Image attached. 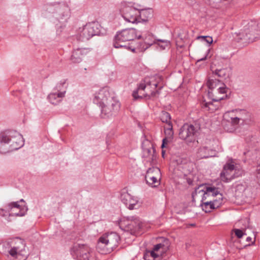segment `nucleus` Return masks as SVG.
Wrapping results in <instances>:
<instances>
[{"label": "nucleus", "mask_w": 260, "mask_h": 260, "mask_svg": "<svg viewBox=\"0 0 260 260\" xmlns=\"http://www.w3.org/2000/svg\"><path fill=\"white\" fill-rule=\"evenodd\" d=\"M120 240V236L116 232L105 233L98 239L96 250L103 254L110 253L119 246Z\"/></svg>", "instance_id": "obj_1"}, {"label": "nucleus", "mask_w": 260, "mask_h": 260, "mask_svg": "<svg viewBox=\"0 0 260 260\" xmlns=\"http://www.w3.org/2000/svg\"><path fill=\"white\" fill-rule=\"evenodd\" d=\"M247 112L243 109H235L226 112L223 115L225 123H223L224 129L230 133L234 132L239 124H243L246 121L244 115Z\"/></svg>", "instance_id": "obj_2"}, {"label": "nucleus", "mask_w": 260, "mask_h": 260, "mask_svg": "<svg viewBox=\"0 0 260 260\" xmlns=\"http://www.w3.org/2000/svg\"><path fill=\"white\" fill-rule=\"evenodd\" d=\"M157 86V83H151L150 82H146L144 81L139 84L137 89L134 90L133 92V96L135 100L142 99L146 98L148 99H151L152 97H155L159 94L158 90H153L152 89H155Z\"/></svg>", "instance_id": "obj_3"}, {"label": "nucleus", "mask_w": 260, "mask_h": 260, "mask_svg": "<svg viewBox=\"0 0 260 260\" xmlns=\"http://www.w3.org/2000/svg\"><path fill=\"white\" fill-rule=\"evenodd\" d=\"M237 42L242 40L243 43H249L260 39V24L256 23H248L244 30L238 35Z\"/></svg>", "instance_id": "obj_4"}, {"label": "nucleus", "mask_w": 260, "mask_h": 260, "mask_svg": "<svg viewBox=\"0 0 260 260\" xmlns=\"http://www.w3.org/2000/svg\"><path fill=\"white\" fill-rule=\"evenodd\" d=\"M101 25L98 22L87 23L78 35L79 41L84 42L89 40L92 37L99 35L100 33Z\"/></svg>", "instance_id": "obj_5"}, {"label": "nucleus", "mask_w": 260, "mask_h": 260, "mask_svg": "<svg viewBox=\"0 0 260 260\" xmlns=\"http://www.w3.org/2000/svg\"><path fill=\"white\" fill-rule=\"evenodd\" d=\"M119 225L120 228L123 231L134 235L141 228L142 222L138 217L133 216L120 220Z\"/></svg>", "instance_id": "obj_6"}, {"label": "nucleus", "mask_w": 260, "mask_h": 260, "mask_svg": "<svg viewBox=\"0 0 260 260\" xmlns=\"http://www.w3.org/2000/svg\"><path fill=\"white\" fill-rule=\"evenodd\" d=\"M199 129L200 128L198 126L185 123L180 128L179 137L181 139L186 141L187 143L194 142L199 133Z\"/></svg>", "instance_id": "obj_7"}, {"label": "nucleus", "mask_w": 260, "mask_h": 260, "mask_svg": "<svg viewBox=\"0 0 260 260\" xmlns=\"http://www.w3.org/2000/svg\"><path fill=\"white\" fill-rule=\"evenodd\" d=\"M241 174V171L237 170L232 162H228L224 165L223 170L220 173V178L223 182H228Z\"/></svg>", "instance_id": "obj_8"}, {"label": "nucleus", "mask_w": 260, "mask_h": 260, "mask_svg": "<svg viewBox=\"0 0 260 260\" xmlns=\"http://www.w3.org/2000/svg\"><path fill=\"white\" fill-rule=\"evenodd\" d=\"M6 139L8 141L11 151L18 150L24 145L22 136L16 132H9L4 133Z\"/></svg>", "instance_id": "obj_9"}, {"label": "nucleus", "mask_w": 260, "mask_h": 260, "mask_svg": "<svg viewBox=\"0 0 260 260\" xmlns=\"http://www.w3.org/2000/svg\"><path fill=\"white\" fill-rule=\"evenodd\" d=\"M120 108V103L112 97L101 107V116L106 118L115 114Z\"/></svg>", "instance_id": "obj_10"}, {"label": "nucleus", "mask_w": 260, "mask_h": 260, "mask_svg": "<svg viewBox=\"0 0 260 260\" xmlns=\"http://www.w3.org/2000/svg\"><path fill=\"white\" fill-rule=\"evenodd\" d=\"M139 10L126 5L122 8V17L126 21L132 23L139 22Z\"/></svg>", "instance_id": "obj_11"}, {"label": "nucleus", "mask_w": 260, "mask_h": 260, "mask_svg": "<svg viewBox=\"0 0 260 260\" xmlns=\"http://www.w3.org/2000/svg\"><path fill=\"white\" fill-rule=\"evenodd\" d=\"M214 84L217 88L212 94V102H218L224 99L226 96V90L224 84L220 80H216V79L215 81L214 82L212 79V89L214 88L213 87Z\"/></svg>", "instance_id": "obj_12"}, {"label": "nucleus", "mask_w": 260, "mask_h": 260, "mask_svg": "<svg viewBox=\"0 0 260 260\" xmlns=\"http://www.w3.org/2000/svg\"><path fill=\"white\" fill-rule=\"evenodd\" d=\"M115 37H117L118 40L128 42L134 40L136 38L140 39L142 36L140 34H137L136 29L131 28L123 29L117 32Z\"/></svg>", "instance_id": "obj_13"}, {"label": "nucleus", "mask_w": 260, "mask_h": 260, "mask_svg": "<svg viewBox=\"0 0 260 260\" xmlns=\"http://www.w3.org/2000/svg\"><path fill=\"white\" fill-rule=\"evenodd\" d=\"M91 251L90 248L84 244H75L71 249L72 255L78 260L84 258L85 255H87Z\"/></svg>", "instance_id": "obj_14"}, {"label": "nucleus", "mask_w": 260, "mask_h": 260, "mask_svg": "<svg viewBox=\"0 0 260 260\" xmlns=\"http://www.w3.org/2000/svg\"><path fill=\"white\" fill-rule=\"evenodd\" d=\"M18 202H11L5 207L10 216H23L27 211L26 207L21 206Z\"/></svg>", "instance_id": "obj_15"}, {"label": "nucleus", "mask_w": 260, "mask_h": 260, "mask_svg": "<svg viewBox=\"0 0 260 260\" xmlns=\"http://www.w3.org/2000/svg\"><path fill=\"white\" fill-rule=\"evenodd\" d=\"M217 187L212 186V209L219 208L222 204L223 198L221 191L222 184L217 183Z\"/></svg>", "instance_id": "obj_16"}, {"label": "nucleus", "mask_w": 260, "mask_h": 260, "mask_svg": "<svg viewBox=\"0 0 260 260\" xmlns=\"http://www.w3.org/2000/svg\"><path fill=\"white\" fill-rule=\"evenodd\" d=\"M111 98L109 92L105 88L100 89L94 95L93 102L100 107L103 106Z\"/></svg>", "instance_id": "obj_17"}, {"label": "nucleus", "mask_w": 260, "mask_h": 260, "mask_svg": "<svg viewBox=\"0 0 260 260\" xmlns=\"http://www.w3.org/2000/svg\"><path fill=\"white\" fill-rule=\"evenodd\" d=\"M89 51V49L87 48H78L75 49L72 53L71 60L73 63H79Z\"/></svg>", "instance_id": "obj_18"}, {"label": "nucleus", "mask_w": 260, "mask_h": 260, "mask_svg": "<svg viewBox=\"0 0 260 260\" xmlns=\"http://www.w3.org/2000/svg\"><path fill=\"white\" fill-rule=\"evenodd\" d=\"M161 242L154 246L153 249L157 253L160 252L162 256L169 249L170 246V242L167 238H160Z\"/></svg>", "instance_id": "obj_19"}, {"label": "nucleus", "mask_w": 260, "mask_h": 260, "mask_svg": "<svg viewBox=\"0 0 260 260\" xmlns=\"http://www.w3.org/2000/svg\"><path fill=\"white\" fill-rule=\"evenodd\" d=\"M66 91L51 93L48 96L49 101L53 105H57L61 101V99L64 96Z\"/></svg>", "instance_id": "obj_20"}, {"label": "nucleus", "mask_w": 260, "mask_h": 260, "mask_svg": "<svg viewBox=\"0 0 260 260\" xmlns=\"http://www.w3.org/2000/svg\"><path fill=\"white\" fill-rule=\"evenodd\" d=\"M207 86L209 90L208 91V92L206 94V96L207 97H208L209 101H207L206 100V99H205V96H203V99H204V100L203 101V102L202 103V108L205 111H209L210 106L211 105V101L210 99V89H211V81L209 78L208 79V80L207 82Z\"/></svg>", "instance_id": "obj_21"}, {"label": "nucleus", "mask_w": 260, "mask_h": 260, "mask_svg": "<svg viewBox=\"0 0 260 260\" xmlns=\"http://www.w3.org/2000/svg\"><path fill=\"white\" fill-rule=\"evenodd\" d=\"M6 139L7 138L5 137L4 133L0 134V153H1L11 152L9 144Z\"/></svg>", "instance_id": "obj_22"}, {"label": "nucleus", "mask_w": 260, "mask_h": 260, "mask_svg": "<svg viewBox=\"0 0 260 260\" xmlns=\"http://www.w3.org/2000/svg\"><path fill=\"white\" fill-rule=\"evenodd\" d=\"M139 22L141 20L143 21H147L149 18L153 16V10L152 9H146L139 10Z\"/></svg>", "instance_id": "obj_23"}, {"label": "nucleus", "mask_w": 260, "mask_h": 260, "mask_svg": "<svg viewBox=\"0 0 260 260\" xmlns=\"http://www.w3.org/2000/svg\"><path fill=\"white\" fill-rule=\"evenodd\" d=\"M208 187L204 184L199 185L198 187L196 188L194 191L192 192L191 196L192 199V202H195V199L198 198L201 199L203 194L205 192V189Z\"/></svg>", "instance_id": "obj_24"}, {"label": "nucleus", "mask_w": 260, "mask_h": 260, "mask_svg": "<svg viewBox=\"0 0 260 260\" xmlns=\"http://www.w3.org/2000/svg\"><path fill=\"white\" fill-rule=\"evenodd\" d=\"M126 41H122V40H118L117 37L114 38L113 46L116 48H123L128 50H131L132 52H135V48H132L130 46L125 44Z\"/></svg>", "instance_id": "obj_25"}, {"label": "nucleus", "mask_w": 260, "mask_h": 260, "mask_svg": "<svg viewBox=\"0 0 260 260\" xmlns=\"http://www.w3.org/2000/svg\"><path fill=\"white\" fill-rule=\"evenodd\" d=\"M228 76V70L226 69H221L215 70L214 72L212 71V78L216 77H219L221 81L223 79H225Z\"/></svg>", "instance_id": "obj_26"}, {"label": "nucleus", "mask_w": 260, "mask_h": 260, "mask_svg": "<svg viewBox=\"0 0 260 260\" xmlns=\"http://www.w3.org/2000/svg\"><path fill=\"white\" fill-rule=\"evenodd\" d=\"M133 196L131 195L126 190H123L120 194V200L121 202L127 207L130 201L132 200Z\"/></svg>", "instance_id": "obj_27"}, {"label": "nucleus", "mask_w": 260, "mask_h": 260, "mask_svg": "<svg viewBox=\"0 0 260 260\" xmlns=\"http://www.w3.org/2000/svg\"><path fill=\"white\" fill-rule=\"evenodd\" d=\"M142 38L144 40V43L146 45V47H143V49L144 50H146L153 44H156L155 40H153V36L150 34H148L147 36H143Z\"/></svg>", "instance_id": "obj_28"}, {"label": "nucleus", "mask_w": 260, "mask_h": 260, "mask_svg": "<svg viewBox=\"0 0 260 260\" xmlns=\"http://www.w3.org/2000/svg\"><path fill=\"white\" fill-rule=\"evenodd\" d=\"M161 256H162L160 255V252L157 253L152 249V250L148 251L144 255V258L145 260H154L155 259Z\"/></svg>", "instance_id": "obj_29"}, {"label": "nucleus", "mask_w": 260, "mask_h": 260, "mask_svg": "<svg viewBox=\"0 0 260 260\" xmlns=\"http://www.w3.org/2000/svg\"><path fill=\"white\" fill-rule=\"evenodd\" d=\"M160 119L162 122L166 123V125L168 124H172L171 121V115L166 111H162L161 112L160 115Z\"/></svg>", "instance_id": "obj_30"}, {"label": "nucleus", "mask_w": 260, "mask_h": 260, "mask_svg": "<svg viewBox=\"0 0 260 260\" xmlns=\"http://www.w3.org/2000/svg\"><path fill=\"white\" fill-rule=\"evenodd\" d=\"M140 206V205L137 198L133 197L127 207L130 210H133L138 208Z\"/></svg>", "instance_id": "obj_31"}, {"label": "nucleus", "mask_w": 260, "mask_h": 260, "mask_svg": "<svg viewBox=\"0 0 260 260\" xmlns=\"http://www.w3.org/2000/svg\"><path fill=\"white\" fill-rule=\"evenodd\" d=\"M165 133L167 138L172 139L173 138L174 132L172 124H168L165 126Z\"/></svg>", "instance_id": "obj_32"}, {"label": "nucleus", "mask_w": 260, "mask_h": 260, "mask_svg": "<svg viewBox=\"0 0 260 260\" xmlns=\"http://www.w3.org/2000/svg\"><path fill=\"white\" fill-rule=\"evenodd\" d=\"M210 149L207 147H203L199 150L198 153L201 158H207L209 157Z\"/></svg>", "instance_id": "obj_33"}, {"label": "nucleus", "mask_w": 260, "mask_h": 260, "mask_svg": "<svg viewBox=\"0 0 260 260\" xmlns=\"http://www.w3.org/2000/svg\"><path fill=\"white\" fill-rule=\"evenodd\" d=\"M200 206L203 211L205 212H210L211 211V201H207L205 202H202Z\"/></svg>", "instance_id": "obj_34"}, {"label": "nucleus", "mask_w": 260, "mask_h": 260, "mask_svg": "<svg viewBox=\"0 0 260 260\" xmlns=\"http://www.w3.org/2000/svg\"><path fill=\"white\" fill-rule=\"evenodd\" d=\"M245 189V185L242 184H237L235 187L236 195L238 197L242 196Z\"/></svg>", "instance_id": "obj_35"}, {"label": "nucleus", "mask_w": 260, "mask_h": 260, "mask_svg": "<svg viewBox=\"0 0 260 260\" xmlns=\"http://www.w3.org/2000/svg\"><path fill=\"white\" fill-rule=\"evenodd\" d=\"M145 179L147 184L151 185L152 186H156L154 185H153V184L157 182V179L155 177L148 175L145 176Z\"/></svg>", "instance_id": "obj_36"}, {"label": "nucleus", "mask_w": 260, "mask_h": 260, "mask_svg": "<svg viewBox=\"0 0 260 260\" xmlns=\"http://www.w3.org/2000/svg\"><path fill=\"white\" fill-rule=\"evenodd\" d=\"M205 192L203 194L201 199V202H206V200L208 197L210 196V193L211 192V186H208L206 189L205 190Z\"/></svg>", "instance_id": "obj_37"}, {"label": "nucleus", "mask_w": 260, "mask_h": 260, "mask_svg": "<svg viewBox=\"0 0 260 260\" xmlns=\"http://www.w3.org/2000/svg\"><path fill=\"white\" fill-rule=\"evenodd\" d=\"M158 42L161 43L162 44H158V46L160 47L161 50H164L166 48L170 45V42L169 41L166 40H157Z\"/></svg>", "instance_id": "obj_38"}, {"label": "nucleus", "mask_w": 260, "mask_h": 260, "mask_svg": "<svg viewBox=\"0 0 260 260\" xmlns=\"http://www.w3.org/2000/svg\"><path fill=\"white\" fill-rule=\"evenodd\" d=\"M9 254L13 257H17L19 254L18 252V248L16 247H12L9 251Z\"/></svg>", "instance_id": "obj_39"}, {"label": "nucleus", "mask_w": 260, "mask_h": 260, "mask_svg": "<svg viewBox=\"0 0 260 260\" xmlns=\"http://www.w3.org/2000/svg\"><path fill=\"white\" fill-rule=\"evenodd\" d=\"M197 39L201 40L202 42H206L209 44H211V37L210 36H198Z\"/></svg>", "instance_id": "obj_40"}, {"label": "nucleus", "mask_w": 260, "mask_h": 260, "mask_svg": "<svg viewBox=\"0 0 260 260\" xmlns=\"http://www.w3.org/2000/svg\"><path fill=\"white\" fill-rule=\"evenodd\" d=\"M84 258H82L81 260H97L95 256V253L91 251L87 255H85Z\"/></svg>", "instance_id": "obj_41"}, {"label": "nucleus", "mask_w": 260, "mask_h": 260, "mask_svg": "<svg viewBox=\"0 0 260 260\" xmlns=\"http://www.w3.org/2000/svg\"><path fill=\"white\" fill-rule=\"evenodd\" d=\"M209 117H210L209 116ZM203 120L205 121V127H210V126L211 125V120L210 119V118H208L207 116H205L203 118Z\"/></svg>", "instance_id": "obj_42"}, {"label": "nucleus", "mask_w": 260, "mask_h": 260, "mask_svg": "<svg viewBox=\"0 0 260 260\" xmlns=\"http://www.w3.org/2000/svg\"><path fill=\"white\" fill-rule=\"evenodd\" d=\"M66 84V81H60L59 83H58L55 86V89L58 92L63 89V87Z\"/></svg>", "instance_id": "obj_43"}, {"label": "nucleus", "mask_w": 260, "mask_h": 260, "mask_svg": "<svg viewBox=\"0 0 260 260\" xmlns=\"http://www.w3.org/2000/svg\"><path fill=\"white\" fill-rule=\"evenodd\" d=\"M234 231L236 236L238 238H241L242 237V236L244 235H246V234L244 233L241 230L236 229H234Z\"/></svg>", "instance_id": "obj_44"}, {"label": "nucleus", "mask_w": 260, "mask_h": 260, "mask_svg": "<svg viewBox=\"0 0 260 260\" xmlns=\"http://www.w3.org/2000/svg\"><path fill=\"white\" fill-rule=\"evenodd\" d=\"M154 172H156L157 173H158L159 174L160 173V170L158 168L152 167V168H150L147 170L146 175H150V174Z\"/></svg>", "instance_id": "obj_45"}, {"label": "nucleus", "mask_w": 260, "mask_h": 260, "mask_svg": "<svg viewBox=\"0 0 260 260\" xmlns=\"http://www.w3.org/2000/svg\"><path fill=\"white\" fill-rule=\"evenodd\" d=\"M256 177L258 184L260 185V168L256 170Z\"/></svg>", "instance_id": "obj_46"}, {"label": "nucleus", "mask_w": 260, "mask_h": 260, "mask_svg": "<svg viewBox=\"0 0 260 260\" xmlns=\"http://www.w3.org/2000/svg\"><path fill=\"white\" fill-rule=\"evenodd\" d=\"M167 138H165L163 139L162 140V144H161V148H163L165 147V144H166V142L167 141Z\"/></svg>", "instance_id": "obj_47"}, {"label": "nucleus", "mask_w": 260, "mask_h": 260, "mask_svg": "<svg viewBox=\"0 0 260 260\" xmlns=\"http://www.w3.org/2000/svg\"><path fill=\"white\" fill-rule=\"evenodd\" d=\"M207 55H208V54H206L205 57L198 59L197 60V62H199V61H202V60H205L207 58Z\"/></svg>", "instance_id": "obj_48"}, {"label": "nucleus", "mask_w": 260, "mask_h": 260, "mask_svg": "<svg viewBox=\"0 0 260 260\" xmlns=\"http://www.w3.org/2000/svg\"><path fill=\"white\" fill-rule=\"evenodd\" d=\"M251 238L250 237H248L246 238V241L247 242H250L251 241Z\"/></svg>", "instance_id": "obj_49"}, {"label": "nucleus", "mask_w": 260, "mask_h": 260, "mask_svg": "<svg viewBox=\"0 0 260 260\" xmlns=\"http://www.w3.org/2000/svg\"><path fill=\"white\" fill-rule=\"evenodd\" d=\"M187 182L189 184H191L192 183V181L190 180V179L187 180Z\"/></svg>", "instance_id": "obj_50"}, {"label": "nucleus", "mask_w": 260, "mask_h": 260, "mask_svg": "<svg viewBox=\"0 0 260 260\" xmlns=\"http://www.w3.org/2000/svg\"><path fill=\"white\" fill-rule=\"evenodd\" d=\"M147 151L148 153H150L151 152V150L148 149H147Z\"/></svg>", "instance_id": "obj_51"}, {"label": "nucleus", "mask_w": 260, "mask_h": 260, "mask_svg": "<svg viewBox=\"0 0 260 260\" xmlns=\"http://www.w3.org/2000/svg\"><path fill=\"white\" fill-rule=\"evenodd\" d=\"M164 153H165V152L164 151H162V156H164Z\"/></svg>", "instance_id": "obj_52"}, {"label": "nucleus", "mask_w": 260, "mask_h": 260, "mask_svg": "<svg viewBox=\"0 0 260 260\" xmlns=\"http://www.w3.org/2000/svg\"><path fill=\"white\" fill-rule=\"evenodd\" d=\"M20 202H23L24 201H23V199H21V200H20Z\"/></svg>", "instance_id": "obj_53"}, {"label": "nucleus", "mask_w": 260, "mask_h": 260, "mask_svg": "<svg viewBox=\"0 0 260 260\" xmlns=\"http://www.w3.org/2000/svg\"><path fill=\"white\" fill-rule=\"evenodd\" d=\"M212 64H214V66H216V64L214 63V62H212Z\"/></svg>", "instance_id": "obj_54"}, {"label": "nucleus", "mask_w": 260, "mask_h": 260, "mask_svg": "<svg viewBox=\"0 0 260 260\" xmlns=\"http://www.w3.org/2000/svg\"><path fill=\"white\" fill-rule=\"evenodd\" d=\"M249 245H250V244H246L245 246H249Z\"/></svg>", "instance_id": "obj_55"}, {"label": "nucleus", "mask_w": 260, "mask_h": 260, "mask_svg": "<svg viewBox=\"0 0 260 260\" xmlns=\"http://www.w3.org/2000/svg\"><path fill=\"white\" fill-rule=\"evenodd\" d=\"M214 156H215V155H213V154H212V157H214Z\"/></svg>", "instance_id": "obj_56"}, {"label": "nucleus", "mask_w": 260, "mask_h": 260, "mask_svg": "<svg viewBox=\"0 0 260 260\" xmlns=\"http://www.w3.org/2000/svg\"><path fill=\"white\" fill-rule=\"evenodd\" d=\"M210 51V49H209L208 50V52H209Z\"/></svg>", "instance_id": "obj_57"}, {"label": "nucleus", "mask_w": 260, "mask_h": 260, "mask_svg": "<svg viewBox=\"0 0 260 260\" xmlns=\"http://www.w3.org/2000/svg\"><path fill=\"white\" fill-rule=\"evenodd\" d=\"M254 242H255V240H254V241H253V242H252V244H253V243H254Z\"/></svg>", "instance_id": "obj_58"}]
</instances>
